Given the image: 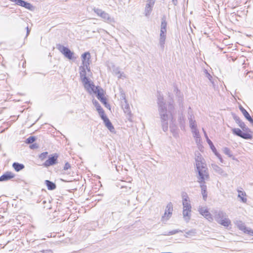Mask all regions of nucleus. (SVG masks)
<instances>
[{
    "label": "nucleus",
    "mask_w": 253,
    "mask_h": 253,
    "mask_svg": "<svg viewBox=\"0 0 253 253\" xmlns=\"http://www.w3.org/2000/svg\"><path fill=\"white\" fill-rule=\"evenodd\" d=\"M214 218L216 221L223 226L224 227H228L231 225V222L228 217L226 213L222 211H215L213 212Z\"/></svg>",
    "instance_id": "obj_1"
},
{
    "label": "nucleus",
    "mask_w": 253,
    "mask_h": 253,
    "mask_svg": "<svg viewBox=\"0 0 253 253\" xmlns=\"http://www.w3.org/2000/svg\"><path fill=\"white\" fill-rule=\"evenodd\" d=\"M196 168L198 172V181L202 182L204 180H207L209 178V175L208 169L206 167V164L204 161L196 163Z\"/></svg>",
    "instance_id": "obj_2"
},
{
    "label": "nucleus",
    "mask_w": 253,
    "mask_h": 253,
    "mask_svg": "<svg viewBox=\"0 0 253 253\" xmlns=\"http://www.w3.org/2000/svg\"><path fill=\"white\" fill-rule=\"evenodd\" d=\"M161 117L162 123V127L163 130L166 132L168 129V121L172 120V115L171 112H162Z\"/></svg>",
    "instance_id": "obj_3"
},
{
    "label": "nucleus",
    "mask_w": 253,
    "mask_h": 253,
    "mask_svg": "<svg viewBox=\"0 0 253 253\" xmlns=\"http://www.w3.org/2000/svg\"><path fill=\"white\" fill-rule=\"evenodd\" d=\"M99 116L103 121V124L106 128L113 133H116L115 128L112 123L105 114V112H98Z\"/></svg>",
    "instance_id": "obj_4"
},
{
    "label": "nucleus",
    "mask_w": 253,
    "mask_h": 253,
    "mask_svg": "<svg viewBox=\"0 0 253 253\" xmlns=\"http://www.w3.org/2000/svg\"><path fill=\"white\" fill-rule=\"evenodd\" d=\"M94 12L99 16L101 17L105 22L111 23L114 21V19L110 15L99 8H94Z\"/></svg>",
    "instance_id": "obj_5"
},
{
    "label": "nucleus",
    "mask_w": 253,
    "mask_h": 253,
    "mask_svg": "<svg viewBox=\"0 0 253 253\" xmlns=\"http://www.w3.org/2000/svg\"><path fill=\"white\" fill-rule=\"evenodd\" d=\"M56 48L68 59L71 60L73 58L74 53L68 47L60 44H57L56 45Z\"/></svg>",
    "instance_id": "obj_6"
},
{
    "label": "nucleus",
    "mask_w": 253,
    "mask_h": 253,
    "mask_svg": "<svg viewBox=\"0 0 253 253\" xmlns=\"http://www.w3.org/2000/svg\"><path fill=\"white\" fill-rule=\"evenodd\" d=\"M200 213L204 216L208 221L212 222L213 217L207 208L205 207H200L198 209Z\"/></svg>",
    "instance_id": "obj_7"
},
{
    "label": "nucleus",
    "mask_w": 253,
    "mask_h": 253,
    "mask_svg": "<svg viewBox=\"0 0 253 253\" xmlns=\"http://www.w3.org/2000/svg\"><path fill=\"white\" fill-rule=\"evenodd\" d=\"M157 103L160 111H167V107L164 102L163 95L160 92H157Z\"/></svg>",
    "instance_id": "obj_8"
},
{
    "label": "nucleus",
    "mask_w": 253,
    "mask_h": 253,
    "mask_svg": "<svg viewBox=\"0 0 253 253\" xmlns=\"http://www.w3.org/2000/svg\"><path fill=\"white\" fill-rule=\"evenodd\" d=\"M234 134L240 136L245 139H251L252 138V135L249 133L243 132L240 129L234 128L232 129Z\"/></svg>",
    "instance_id": "obj_9"
},
{
    "label": "nucleus",
    "mask_w": 253,
    "mask_h": 253,
    "mask_svg": "<svg viewBox=\"0 0 253 253\" xmlns=\"http://www.w3.org/2000/svg\"><path fill=\"white\" fill-rule=\"evenodd\" d=\"M85 89L90 93L94 92L96 86L94 85L93 83L89 79H87L84 81L82 82Z\"/></svg>",
    "instance_id": "obj_10"
},
{
    "label": "nucleus",
    "mask_w": 253,
    "mask_h": 253,
    "mask_svg": "<svg viewBox=\"0 0 253 253\" xmlns=\"http://www.w3.org/2000/svg\"><path fill=\"white\" fill-rule=\"evenodd\" d=\"M173 205L171 202H169L166 206L164 215L162 216V219L168 220L171 217Z\"/></svg>",
    "instance_id": "obj_11"
},
{
    "label": "nucleus",
    "mask_w": 253,
    "mask_h": 253,
    "mask_svg": "<svg viewBox=\"0 0 253 253\" xmlns=\"http://www.w3.org/2000/svg\"><path fill=\"white\" fill-rule=\"evenodd\" d=\"M11 2H14L17 5L25 7V8L32 10L33 6L29 2L23 0H10Z\"/></svg>",
    "instance_id": "obj_12"
},
{
    "label": "nucleus",
    "mask_w": 253,
    "mask_h": 253,
    "mask_svg": "<svg viewBox=\"0 0 253 253\" xmlns=\"http://www.w3.org/2000/svg\"><path fill=\"white\" fill-rule=\"evenodd\" d=\"M57 156L54 155L50 157L43 164V166L45 167H48L51 166H53L57 163Z\"/></svg>",
    "instance_id": "obj_13"
},
{
    "label": "nucleus",
    "mask_w": 253,
    "mask_h": 253,
    "mask_svg": "<svg viewBox=\"0 0 253 253\" xmlns=\"http://www.w3.org/2000/svg\"><path fill=\"white\" fill-rule=\"evenodd\" d=\"M86 70V69L84 68L83 67H79L80 77L82 82L89 79L87 77V75L88 76V73L87 74Z\"/></svg>",
    "instance_id": "obj_14"
},
{
    "label": "nucleus",
    "mask_w": 253,
    "mask_h": 253,
    "mask_svg": "<svg viewBox=\"0 0 253 253\" xmlns=\"http://www.w3.org/2000/svg\"><path fill=\"white\" fill-rule=\"evenodd\" d=\"M14 174L9 171L5 172L0 177V181H8L14 177Z\"/></svg>",
    "instance_id": "obj_15"
},
{
    "label": "nucleus",
    "mask_w": 253,
    "mask_h": 253,
    "mask_svg": "<svg viewBox=\"0 0 253 253\" xmlns=\"http://www.w3.org/2000/svg\"><path fill=\"white\" fill-rule=\"evenodd\" d=\"M188 120L189 121V126L191 128V130L197 129V125L195 119V117L192 115L190 114L188 117Z\"/></svg>",
    "instance_id": "obj_16"
},
{
    "label": "nucleus",
    "mask_w": 253,
    "mask_h": 253,
    "mask_svg": "<svg viewBox=\"0 0 253 253\" xmlns=\"http://www.w3.org/2000/svg\"><path fill=\"white\" fill-rule=\"evenodd\" d=\"M211 167L212 169L214 170V171L217 173L218 174L223 176H227V174L226 172H225L222 169L219 167L218 166L215 165V164H212Z\"/></svg>",
    "instance_id": "obj_17"
},
{
    "label": "nucleus",
    "mask_w": 253,
    "mask_h": 253,
    "mask_svg": "<svg viewBox=\"0 0 253 253\" xmlns=\"http://www.w3.org/2000/svg\"><path fill=\"white\" fill-rule=\"evenodd\" d=\"M90 59H88L85 61H82V65L80 67H83L84 68L86 69V70L88 73V76H91L92 74L90 70V68L89 67L90 64Z\"/></svg>",
    "instance_id": "obj_18"
},
{
    "label": "nucleus",
    "mask_w": 253,
    "mask_h": 253,
    "mask_svg": "<svg viewBox=\"0 0 253 253\" xmlns=\"http://www.w3.org/2000/svg\"><path fill=\"white\" fill-rule=\"evenodd\" d=\"M93 93L96 94V96L99 100L104 97L103 90L102 88H99L98 86L96 87L95 90Z\"/></svg>",
    "instance_id": "obj_19"
},
{
    "label": "nucleus",
    "mask_w": 253,
    "mask_h": 253,
    "mask_svg": "<svg viewBox=\"0 0 253 253\" xmlns=\"http://www.w3.org/2000/svg\"><path fill=\"white\" fill-rule=\"evenodd\" d=\"M237 192L238 193V197L241 199V201L243 203H246L247 201V199L246 198L247 195L245 192L240 190L239 189L237 190Z\"/></svg>",
    "instance_id": "obj_20"
},
{
    "label": "nucleus",
    "mask_w": 253,
    "mask_h": 253,
    "mask_svg": "<svg viewBox=\"0 0 253 253\" xmlns=\"http://www.w3.org/2000/svg\"><path fill=\"white\" fill-rule=\"evenodd\" d=\"M238 227L240 230L243 231L245 233H248L249 234L253 235V231L252 230H249L245 225L244 223L240 222L238 225Z\"/></svg>",
    "instance_id": "obj_21"
},
{
    "label": "nucleus",
    "mask_w": 253,
    "mask_h": 253,
    "mask_svg": "<svg viewBox=\"0 0 253 253\" xmlns=\"http://www.w3.org/2000/svg\"><path fill=\"white\" fill-rule=\"evenodd\" d=\"M194 137L195 138L196 142L198 144L200 142L201 137L198 129H195L191 130Z\"/></svg>",
    "instance_id": "obj_22"
},
{
    "label": "nucleus",
    "mask_w": 253,
    "mask_h": 253,
    "mask_svg": "<svg viewBox=\"0 0 253 253\" xmlns=\"http://www.w3.org/2000/svg\"><path fill=\"white\" fill-rule=\"evenodd\" d=\"M174 92H175L179 105H181L183 101L182 95L181 94L180 90L176 87H174Z\"/></svg>",
    "instance_id": "obj_23"
},
{
    "label": "nucleus",
    "mask_w": 253,
    "mask_h": 253,
    "mask_svg": "<svg viewBox=\"0 0 253 253\" xmlns=\"http://www.w3.org/2000/svg\"><path fill=\"white\" fill-rule=\"evenodd\" d=\"M191 211H187L183 210V216L186 222H188L191 218Z\"/></svg>",
    "instance_id": "obj_24"
},
{
    "label": "nucleus",
    "mask_w": 253,
    "mask_h": 253,
    "mask_svg": "<svg viewBox=\"0 0 253 253\" xmlns=\"http://www.w3.org/2000/svg\"><path fill=\"white\" fill-rule=\"evenodd\" d=\"M168 109L169 110H171L174 109V101L172 97V95L170 93H169L168 94Z\"/></svg>",
    "instance_id": "obj_25"
},
{
    "label": "nucleus",
    "mask_w": 253,
    "mask_h": 253,
    "mask_svg": "<svg viewBox=\"0 0 253 253\" xmlns=\"http://www.w3.org/2000/svg\"><path fill=\"white\" fill-rule=\"evenodd\" d=\"M12 167L16 171H19L24 168V166L23 164L18 163H14Z\"/></svg>",
    "instance_id": "obj_26"
},
{
    "label": "nucleus",
    "mask_w": 253,
    "mask_h": 253,
    "mask_svg": "<svg viewBox=\"0 0 253 253\" xmlns=\"http://www.w3.org/2000/svg\"><path fill=\"white\" fill-rule=\"evenodd\" d=\"M45 183L48 190H52L56 188V185L49 180H45Z\"/></svg>",
    "instance_id": "obj_27"
},
{
    "label": "nucleus",
    "mask_w": 253,
    "mask_h": 253,
    "mask_svg": "<svg viewBox=\"0 0 253 253\" xmlns=\"http://www.w3.org/2000/svg\"><path fill=\"white\" fill-rule=\"evenodd\" d=\"M119 99L120 100V102L122 101H123L124 100H126V94L123 89L121 87L119 88Z\"/></svg>",
    "instance_id": "obj_28"
},
{
    "label": "nucleus",
    "mask_w": 253,
    "mask_h": 253,
    "mask_svg": "<svg viewBox=\"0 0 253 253\" xmlns=\"http://www.w3.org/2000/svg\"><path fill=\"white\" fill-rule=\"evenodd\" d=\"M196 234V229H191L185 232V237L186 238H190L194 236Z\"/></svg>",
    "instance_id": "obj_29"
},
{
    "label": "nucleus",
    "mask_w": 253,
    "mask_h": 253,
    "mask_svg": "<svg viewBox=\"0 0 253 253\" xmlns=\"http://www.w3.org/2000/svg\"><path fill=\"white\" fill-rule=\"evenodd\" d=\"M121 105L122 106V108L125 110H129V106L128 103H127L126 99L120 102Z\"/></svg>",
    "instance_id": "obj_30"
},
{
    "label": "nucleus",
    "mask_w": 253,
    "mask_h": 253,
    "mask_svg": "<svg viewBox=\"0 0 253 253\" xmlns=\"http://www.w3.org/2000/svg\"><path fill=\"white\" fill-rule=\"evenodd\" d=\"M167 23L165 17L162 18L161 30H167Z\"/></svg>",
    "instance_id": "obj_31"
},
{
    "label": "nucleus",
    "mask_w": 253,
    "mask_h": 253,
    "mask_svg": "<svg viewBox=\"0 0 253 253\" xmlns=\"http://www.w3.org/2000/svg\"><path fill=\"white\" fill-rule=\"evenodd\" d=\"M183 210L187 211H191V206L190 202H183Z\"/></svg>",
    "instance_id": "obj_32"
},
{
    "label": "nucleus",
    "mask_w": 253,
    "mask_h": 253,
    "mask_svg": "<svg viewBox=\"0 0 253 253\" xmlns=\"http://www.w3.org/2000/svg\"><path fill=\"white\" fill-rule=\"evenodd\" d=\"M239 126L243 131L246 132H251L250 129L246 126L244 122H242Z\"/></svg>",
    "instance_id": "obj_33"
},
{
    "label": "nucleus",
    "mask_w": 253,
    "mask_h": 253,
    "mask_svg": "<svg viewBox=\"0 0 253 253\" xmlns=\"http://www.w3.org/2000/svg\"><path fill=\"white\" fill-rule=\"evenodd\" d=\"M82 61H85L90 58V54L89 52H86L82 55Z\"/></svg>",
    "instance_id": "obj_34"
},
{
    "label": "nucleus",
    "mask_w": 253,
    "mask_h": 253,
    "mask_svg": "<svg viewBox=\"0 0 253 253\" xmlns=\"http://www.w3.org/2000/svg\"><path fill=\"white\" fill-rule=\"evenodd\" d=\"M245 117L252 124H253V119L252 118L248 112H242Z\"/></svg>",
    "instance_id": "obj_35"
},
{
    "label": "nucleus",
    "mask_w": 253,
    "mask_h": 253,
    "mask_svg": "<svg viewBox=\"0 0 253 253\" xmlns=\"http://www.w3.org/2000/svg\"><path fill=\"white\" fill-rule=\"evenodd\" d=\"M166 39V38H165V37H160L159 43H160V46L162 48V49H164V46H165Z\"/></svg>",
    "instance_id": "obj_36"
},
{
    "label": "nucleus",
    "mask_w": 253,
    "mask_h": 253,
    "mask_svg": "<svg viewBox=\"0 0 253 253\" xmlns=\"http://www.w3.org/2000/svg\"><path fill=\"white\" fill-rule=\"evenodd\" d=\"M182 203L183 202H189V198L188 196L187 193H183L182 194Z\"/></svg>",
    "instance_id": "obj_37"
},
{
    "label": "nucleus",
    "mask_w": 253,
    "mask_h": 253,
    "mask_svg": "<svg viewBox=\"0 0 253 253\" xmlns=\"http://www.w3.org/2000/svg\"><path fill=\"white\" fill-rule=\"evenodd\" d=\"M204 73L205 74L206 77L208 78V79L210 80V81L213 84V81L212 80V76L208 73V71L207 70H204Z\"/></svg>",
    "instance_id": "obj_38"
},
{
    "label": "nucleus",
    "mask_w": 253,
    "mask_h": 253,
    "mask_svg": "<svg viewBox=\"0 0 253 253\" xmlns=\"http://www.w3.org/2000/svg\"><path fill=\"white\" fill-rule=\"evenodd\" d=\"M223 152L225 154L227 155L229 157H231L232 156V153L229 148L227 147H224L223 149Z\"/></svg>",
    "instance_id": "obj_39"
},
{
    "label": "nucleus",
    "mask_w": 253,
    "mask_h": 253,
    "mask_svg": "<svg viewBox=\"0 0 253 253\" xmlns=\"http://www.w3.org/2000/svg\"><path fill=\"white\" fill-rule=\"evenodd\" d=\"M36 140V137L35 136H30L26 140V143L27 144H31Z\"/></svg>",
    "instance_id": "obj_40"
},
{
    "label": "nucleus",
    "mask_w": 253,
    "mask_h": 253,
    "mask_svg": "<svg viewBox=\"0 0 253 253\" xmlns=\"http://www.w3.org/2000/svg\"><path fill=\"white\" fill-rule=\"evenodd\" d=\"M207 142L209 144V145L210 146L211 149L212 150V151H215V147L213 145L212 142L211 141L209 138V137H207Z\"/></svg>",
    "instance_id": "obj_41"
},
{
    "label": "nucleus",
    "mask_w": 253,
    "mask_h": 253,
    "mask_svg": "<svg viewBox=\"0 0 253 253\" xmlns=\"http://www.w3.org/2000/svg\"><path fill=\"white\" fill-rule=\"evenodd\" d=\"M93 103L96 107L97 111H103L101 108L100 105H99V103L97 101L93 100Z\"/></svg>",
    "instance_id": "obj_42"
},
{
    "label": "nucleus",
    "mask_w": 253,
    "mask_h": 253,
    "mask_svg": "<svg viewBox=\"0 0 253 253\" xmlns=\"http://www.w3.org/2000/svg\"><path fill=\"white\" fill-rule=\"evenodd\" d=\"M205 181L202 182H199L200 183V187L201 188V191H207V186L205 184Z\"/></svg>",
    "instance_id": "obj_43"
},
{
    "label": "nucleus",
    "mask_w": 253,
    "mask_h": 253,
    "mask_svg": "<svg viewBox=\"0 0 253 253\" xmlns=\"http://www.w3.org/2000/svg\"><path fill=\"white\" fill-rule=\"evenodd\" d=\"M152 10V8L146 5L145 9V15L146 16L149 15Z\"/></svg>",
    "instance_id": "obj_44"
},
{
    "label": "nucleus",
    "mask_w": 253,
    "mask_h": 253,
    "mask_svg": "<svg viewBox=\"0 0 253 253\" xmlns=\"http://www.w3.org/2000/svg\"><path fill=\"white\" fill-rule=\"evenodd\" d=\"M100 101L105 105V106L108 108V106L109 107V109L110 110V105L107 103V100L105 97H103L100 99Z\"/></svg>",
    "instance_id": "obj_45"
},
{
    "label": "nucleus",
    "mask_w": 253,
    "mask_h": 253,
    "mask_svg": "<svg viewBox=\"0 0 253 253\" xmlns=\"http://www.w3.org/2000/svg\"><path fill=\"white\" fill-rule=\"evenodd\" d=\"M47 154V152H43L39 155V158L42 161L46 158Z\"/></svg>",
    "instance_id": "obj_46"
},
{
    "label": "nucleus",
    "mask_w": 253,
    "mask_h": 253,
    "mask_svg": "<svg viewBox=\"0 0 253 253\" xmlns=\"http://www.w3.org/2000/svg\"><path fill=\"white\" fill-rule=\"evenodd\" d=\"M114 72H115V74L116 75H119V76H118V78L120 79L122 77H124V76H123V74H124L123 73H121L118 68H117L114 71ZM124 77H125L124 76Z\"/></svg>",
    "instance_id": "obj_47"
},
{
    "label": "nucleus",
    "mask_w": 253,
    "mask_h": 253,
    "mask_svg": "<svg viewBox=\"0 0 253 253\" xmlns=\"http://www.w3.org/2000/svg\"><path fill=\"white\" fill-rule=\"evenodd\" d=\"M233 118L235 122L237 124H238V125L242 122L240 118L238 117L235 116L234 114H233Z\"/></svg>",
    "instance_id": "obj_48"
},
{
    "label": "nucleus",
    "mask_w": 253,
    "mask_h": 253,
    "mask_svg": "<svg viewBox=\"0 0 253 253\" xmlns=\"http://www.w3.org/2000/svg\"><path fill=\"white\" fill-rule=\"evenodd\" d=\"M214 154L217 156V157L219 159L220 161L222 163L223 160L221 158V155L217 152L216 149H215V151H212Z\"/></svg>",
    "instance_id": "obj_49"
},
{
    "label": "nucleus",
    "mask_w": 253,
    "mask_h": 253,
    "mask_svg": "<svg viewBox=\"0 0 253 253\" xmlns=\"http://www.w3.org/2000/svg\"><path fill=\"white\" fill-rule=\"evenodd\" d=\"M147 3L146 4V6H149L150 7L152 8L153 7L155 2L154 1H147Z\"/></svg>",
    "instance_id": "obj_50"
},
{
    "label": "nucleus",
    "mask_w": 253,
    "mask_h": 253,
    "mask_svg": "<svg viewBox=\"0 0 253 253\" xmlns=\"http://www.w3.org/2000/svg\"><path fill=\"white\" fill-rule=\"evenodd\" d=\"M201 161H204V160L201 156H197L196 158V162H200Z\"/></svg>",
    "instance_id": "obj_51"
},
{
    "label": "nucleus",
    "mask_w": 253,
    "mask_h": 253,
    "mask_svg": "<svg viewBox=\"0 0 253 253\" xmlns=\"http://www.w3.org/2000/svg\"><path fill=\"white\" fill-rule=\"evenodd\" d=\"M166 32L167 30H161L160 37L166 38Z\"/></svg>",
    "instance_id": "obj_52"
},
{
    "label": "nucleus",
    "mask_w": 253,
    "mask_h": 253,
    "mask_svg": "<svg viewBox=\"0 0 253 253\" xmlns=\"http://www.w3.org/2000/svg\"><path fill=\"white\" fill-rule=\"evenodd\" d=\"M179 232H181V230H172V231H170L169 232V235H173V234H175L176 233H177Z\"/></svg>",
    "instance_id": "obj_53"
},
{
    "label": "nucleus",
    "mask_w": 253,
    "mask_h": 253,
    "mask_svg": "<svg viewBox=\"0 0 253 253\" xmlns=\"http://www.w3.org/2000/svg\"><path fill=\"white\" fill-rule=\"evenodd\" d=\"M203 199L206 201L207 198V191H201Z\"/></svg>",
    "instance_id": "obj_54"
},
{
    "label": "nucleus",
    "mask_w": 253,
    "mask_h": 253,
    "mask_svg": "<svg viewBox=\"0 0 253 253\" xmlns=\"http://www.w3.org/2000/svg\"><path fill=\"white\" fill-rule=\"evenodd\" d=\"M30 147L31 149H36L38 148V145L36 143L33 144L31 145L30 146Z\"/></svg>",
    "instance_id": "obj_55"
},
{
    "label": "nucleus",
    "mask_w": 253,
    "mask_h": 253,
    "mask_svg": "<svg viewBox=\"0 0 253 253\" xmlns=\"http://www.w3.org/2000/svg\"><path fill=\"white\" fill-rule=\"evenodd\" d=\"M69 168H70V165L68 163H66L64 167V169L67 170Z\"/></svg>",
    "instance_id": "obj_56"
},
{
    "label": "nucleus",
    "mask_w": 253,
    "mask_h": 253,
    "mask_svg": "<svg viewBox=\"0 0 253 253\" xmlns=\"http://www.w3.org/2000/svg\"><path fill=\"white\" fill-rule=\"evenodd\" d=\"M238 105V106L239 107L240 111H246V110H245L241 105L239 104Z\"/></svg>",
    "instance_id": "obj_57"
},
{
    "label": "nucleus",
    "mask_w": 253,
    "mask_h": 253,
    "mask_svg": "<svg viewBox=\"0 0 253 253\" xmlns=\"http://www.w3.org/2000/svg\"><path fill=\"white\" fill-rule=\"evenodd\" d=\"M127 115H128V120H129L130 121H132V119L131 118V113H130V112H127Z\"/></svg>",
    "instance_id": "obj_58"
},
{
    "label": "nucleus",
    "mask_w": 253,
    "mask_h": 253,
    "mask_svg": "<svg viewBox=\"0 0 253 253\" xmlns=\"http://www.w3.org/2000/svg\"><path fill=\"white\" fill-rule=\"evenodd\" d=\"M128 188V189L130 190L131 189V186H126V185H122V188Z\"/></svg>",
    "instance_id": "obj_59"
},
{
    "label": "nucleus",
    "mask_w": 253,
    "mask_h": 253,
    "mask_svg": "<svg viewBox=\"0 0 253 253\" xmlns=\"http://www.w3.org/2000/svg\"><path fill=\"white\" fill-rule=\"evenodd\" d=\"M173 4L174 5H176L177 3V0H171Z\"/></svg>",
    "instance_id": "obj_60"
},
{
    "label": "nucleus",
    "mask_w": 253,
    "mask_h": 253,
    "mask_svg": "<svg viewBox=\"0 0 253 253\" xmlns=\"http://www.w3.org/2000/svg\"><path fill=\"white\" fill-rule=\"evenodd\" d=\"M43 253H48L49 252H51V250H43L42 251H41Z\"/></svg>",
    "instance_id": "obj_61"
},
{
    "label": "nucleus",
    "mask_w": 253,
    "mask_h": 253,
    "mask_svg": "<svg viewBox=\"0 0 253 253\" xmlns=\"http://www.w3.org/2000/svg\"><path fill=\"white\" fill-rule=\"evenodd\" d=\"M26 29H27V34H26V36H28V35L29 34V33H30V30H29L28 27H26Z\"/></svg>",
    "instance_id": "obj_62"
},
{
    "label": "nucleus",
    "mask_w": 253,
    "mask_h": 253,
    "mask_svg": "<svg viewBox=\"0 0 253 253\" xmlns=\"http://www.w3.org/2000/svg\"><path fill=\"white\" fill-rule=\"evenodd\" d=\"M203 131L204 132L205 136L206 139H207V137H208V135H207V133H206V132L205 131V130H204V129L203 128Z\"/></svg>",
    "instance_id": "obj_63"
},
{
    "label": "nucleus",
    "mask_w": 253,
    "mask_h": 253,
    "mask_svg": "<svg viewBox=\"0 0 253 253\" xmlns=\"http://www.w3.org/2000/svg\"><path fill=\"white\" fill-rule=\"evenodd\" d=\"M148 1H154V2H155V0H148Z\"/></svg>",
    "instance_id": "obj_64"
}]
</instances>
